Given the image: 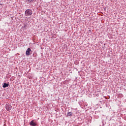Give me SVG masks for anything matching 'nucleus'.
Masks as SVG:
<instances>
[{
	"label": "nucleus",
	"instance_id": "3",
	"mask_svg": "<svg viewBox=\"0 0 126 126\" xmlns=\"http://www.w3.org/2000/svg\"><path fill=\"white\" fill-rule=\"evenodd\" d=\"M31 52V49L30 48H28L26 52V55L27 56H30L31 55V53H30Z\"/></svg>",
	"mask_w": 126,
	"mask_h": 126
},
{
	"label": "nucleus",
	"instance_id": "1",
	"mask_svg": "<svg viewBox=\"0 0 126 126\" xmlns=\"http://www.w3.org/2000/svg\"><path fill=\"white\" fill-rule=\"evenodd\" d=\"M32 10L31 9H27L26 10L25 12V16H30V15H32Z\"/></svg>",
	"mask_w": 126,
	"mask_h": 126
},
{
	"label": "nucleus",
	"instance_id": "7",
	"mask_svg": "<svg viewBox=\"0 0 126 126\" xmlns=\"http://www.w3.org/2000/svg\"><path fill=\"white\" fill-rule=\"evenodd\" d=\"M34 0H28V2H32Z\"/></svg>",
	"mask_w": 126,
	"mask_h": 126
},
{
	"label": "nucleus",
	"instance_id": "2",
	"mask_svg": "<svg viewBox=\"0 0 126 126\" xmlns=\"http://www.w3.org/2000/svg\"><path fill=\"white\" fill-rule=\"evenodd\" d=\"M12 106L9 104H7L5 106V108L7 111H10L11 110Z\"/></svg>",
	"mask_w": 126,
	"mask_h": 126
},
{
	"label": "nucleus",
	"instance_id": "6",
	"mask_svg": "<svg viewBox=\"0 0 126 126\" xmlns=\"http://www.w3.org/2000/svg\"><path fill=\"white\" fill-rule=\"evenodd\" d=\"M71 116H72V112H68L67 114V117H71Z\"/></svg>",
	"mask_w": 126,
	"mask_h": 126
},
{
	"label": "nucleus",
	"instance_id": "5",
	"mask_svg": "<svg viewBox=\"0 0 126 126\" xmlns=\"http://www.w3.org/2000/svg\"><path fill=\"white\" fill-rule=\"evenodd\" d=\"M9 84H6V83H4L3 85V88H5L6 87H8Z\"/></svg>",
	"mask_w": 126,
	"mask_h": 126
},
{
	"label": "nucleus",
	"instance_id": "4",
	"mask_svg": "<svg viewBox=\"0 0 126 126\" xmlns=\"http://www.w3.org/2000/svg\"><path fill=\"white\" fill-rule=\"evenodd\" d=\"M30 126H37V124H36V123L34 122V120H32L30 123Z\"/></svg>",
	"mask_w": 126,
	"mask_h": 126
}]
</instances>
